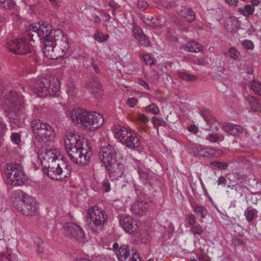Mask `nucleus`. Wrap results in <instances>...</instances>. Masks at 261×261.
Listing matches in <instances>:
<instances>
[{"label":"nucleus","mask_w":261,"mask_h":261,"mask_svg":"<svg viewBox=\"0 0 261 261\" xmlns=\"http://www.w3.org/2000/svg\"><path fill=\"white\" fill-rule=\"evenodd\" d=\"M35 152L40 161L43 173L50 178L62 180L71 174V167L62 160L60 152L56 149L36 148Z\"/></svg>","instance_id":"f257e3e1"},{"label":"nucleus","mask_w":261,"mask_h":261,"mask_svg":"<svg viewBox=\"0 0 261 261\" xmlns=\"http://www.w3.org/2000/svg\"><path fill=\"white\" fill-rule=\"evenodd\" d=\"M23 96L16 91L11 90L3 97L2 105L6 115L9 118L11 126L18 125L20 113L24 104Z\"/></svg>","instance_id":"f03ea898"},{"label":"nucleus","mask_w":261,"mask_h":261,"mask_svg":"<svg viewBox=\"0 0 261 261\" xmlns=\"http://www.w3.org/2000/svg\"><path fill=\"white\" fill-rule=\"evenodd\" d=\"M72 122L83 129L94 131L100 127L104 122L103 116L99 113L88 112L85 110L77 108L71 113Z\"/></svg>","instance_id":"7ed1b4c3"},{"label":"nucleus","mask_w":261,"mask_h":261,"mask_svg":"<svg viewBox=\"0 0 261 261\" xmlns=\"http://www.w3.org/2000/svg\"><path fill=\"white\" fill-rule=\"evenodd\" d=\"M86 217L88 228L94 233L103 230L108 219L106 212L96 205L88 208Z\"/></svg>","instance_id":"20e7f679"},{"label":"nucleus","mask_w":261,"mask_h":261,"mask_svg":"<svg viewBox=\"0 0 261 261\" xmlns=\"http://www.w3.org/2000/svg\"><path fill=\"white\" fill-rule=\"evenodd\" d=\"M35 89L40 97L54 96L60 89V82L54 77L40 79L36 81Z\"/></svg>","instance_id":"39448f33"},{"label":"nucleus","mask_w":261,"mask_h":261,"mask_svg":"<svg viewBox=\"0 0 261 261\" xmlns=\"http://www.w3.org/2000/svg\"><path fill=\"white\" fill-rule=\"evenodd\" d=\"M4 173L7 177L8 182L13 186L21 185L28 179L22 167L18 163L6 164Z\"/></svg>","instance_id":"423d86ee"},{"label":"nucleus","mask_w":261,"mask_h":261,"mask_svg":"<svg viewBox=\"0 0 261 261\" xmlns=\"http://www.w3.org/2000/svg\"><path fill=\"white\" fill-rule=\"evenodd\" d=\"M7 47L13 53L20 55H25L31 51L28 40L23 38L8 41Z\"/></svg>","instance_id":"0eeeda50"},{"label":"nucleus","mask_w":261,"mask_h":261,"mask_svg":"<svg viewBox=\"0 0 261 261\" xmlns=\"http://www.w3.org/2000/svg\"><path fill=\"white\" fill-rule=\"evenodd\" d=\"M116 137L126 147H140L141 145L139 138L125 127L121 128L118 130Z\"/></svg>","instance_id":"6e6552de"},{"label":"nucleus","mask_w":261,"mask_h":261,"mask_svg":"<svg viewBox=\"0 0 261 261\" xmlns=\"http://www.w3.org/2000/svg\"><path fill=\"white\" fill-rule=\"evenodd\" d=\"M66 151L74 162L80 165H86L90 158V154L84 148H65Z\"/></svg>","instance_id":"1a4fd4ad"},{"label":"nucleus","mask_w":261,"mask_h":261,"mask_svg":"<svg viewBox=\"0 0 261 261\" xmlns=\"http://www.w3.org/2000/svg\"><path fill=\"white\" fill-rule=\"evenodd\" d=\"M119 261H141L139 254L133 247L123 245L116 251Z\"/></svg>","instance_id":"9d476101"},{"label":"nucleus","mask_w":261,"mask_h":261,"mask_svg":"<svg viewBox=\"0 0 261 261\" xmlns=\"http://www.w3.org/2000/svg\"><path fill=\"white\" fill-rule=\"evenodd\" d=\"M43 44V53L48 59L56 60L62 57L59 47H57V43L53 39L42 41Z\"/></svg>","instance_id":"9b49d317"},{"label":"nucleus","mask_w":261,"mask_h":261,"mask_svg":"<svg viewBox=\"0 0 261 261\" xmlns=\"http://www.w3.org/2000/svg\"><path fill=\"white\" fill-rule=\"evenodd\" d=\"M56 135L54 129L48 123L34 137V142L40 144L51 141Z\"/></svg>","instance_id":"f8f14e48"},{"label":"nucleus","mask_w":261,"mask_h":261,"mask_svg":"<svg viewBox=\"0 0 261 261\" xmlns=\"http://www.w3.org/2000/svg\"><path fill=\"white\" fill-rule=\"evenodd\" d=\"M65 234L70 238L76 240H80L85 238V233L82 228L73 223H65L64 225Z\"/></svg>","instance_id":"ddd939ff"},{"label":"nucleus","mask_w":261,"mask_h":261,"mask_svg":"<svg viewBox=\"0 0 261 261\" xmlns=\"http://www.w3.org/2000/svg\"><path fill=\"white\" fill-rule=\"evenodd\" d=\"M65 234L70 238L76 240H80L85 238V233L82 228L73 223H65L64 225Z\"/></svg>","instance_id":"4468645a"},{"label":"nucleus","mask_w":261,"mask_h":261,"mask_svg":"<svg viewBox=\"0 0 261 261\" xmlns=\"http://www.w3.org/2000/svg\"><path fill=\"white\" fill-rule=\"evenodd\" d=\"M65 147H89L90 142L84 137L75 134H69L64 139Z\"/></svg>","instance_id":"2eb2a0df"},{"label":"nucleus","mask_w":261,"mask_h":261,"mask_svg":"<svg viewBox=\"0 0 261 261\" xmlns=\"http://www.w3.org/2000/svg\"><path fill=\"white\" fill-rule=\"evenodd\" d=\"M105 168L108 171L112 180H118L122 177L124 167L123 164L119 163L117 160L107 165Z\"/></svg>","instance_id":"dca6fc26"},{"label":"nucleus","mask_w":261,"mask_h":261,"mask_svg":"<svg viewBox=\"0 0 261 261\" xmlns=\"http://www.w3.org/2000/svg\"><path fill=\"white\" fill-rule=\"evenodd\" d=\"M22 207L18 206V210L23 215L26 216H35L38 214V206L36 201L30 197L22 205Z\"/></svg>","instance_id":"f3484780"},{"label":"nucleus","mask_w":261,"mask_h":261,"mask_svg":"<svg viewBox=\"0 0 261 261\" xmlns=\"http://www.w3.org/2000/svg\"><path fill=\"white\" fill-rule=\"evenodd\" d=\"M116 152L114 148H100L99 158L103 163L105 167L116 161Z\"/></svg>","instance_id":"a211bd4d"},{"label":"nucleus","mask_w":261,"mask_h":261,"mask_svg":"<svg viewBox=\"0 0 261 261\" xmlns=\"http://www.w3.org/2000/svg\"><path fill=\"white\" fill-rule=\"evenodd\" d=\"M119 221L122 228L129 233H133L137 231L138 229L136 221L130 216H121Z\"/></svg>","instance_id":"6ab92c4d"},{"label":"nucleus","mask_w":261,"mask_h":261,"mask_svg":"<svg viewBox=\"0 0 261 261\" xmlns=\"http://www.w3.org/2000/svg\"><path fill=\"white\" fill-rule=\"evenodd\" d=\"M38 30L39 34H40V40L45 41L48 39H53L54 38V33L56 30H53L51 26L46 22H42L41 24L38 23L35 24Z\"/></svg>","instance_id":"aec40b11"},{"label":"nucleus","mask_w":261,"mask_h":261,"mask_svg":"<svg viewBox=\"0 0 261 261\" xmlns=\"http://www.w3.org/2000/svg\"><path fill=\"white\" fill-rule=\"evenodd\" d=\"M188 151L193 153L194 156L212 158L219 153V151L213 148H188Z\"/></svg>","instance_id":"412c9836"},{"label":"nucleus","mask_w":261,"mask_h":261,"mask_svg":"<svg viewBox=\"0 0 261 261\" xmlns=\"http://www.w3.org/2000/svg\"><path fill=\"white\" fill-rule=\"evenodd\" d=\"M53 33H54V38L53 40H54L55 43H57V41L59 40H61L59 42L60 47L59 49L63 57L64 53L67 51L69 48L67 38L66 36H65L64 32L61 30H57L55 32Z\"/></svg>","instance_id":"4be33fe9"},{"label":"nucleus","mask_w":261,"mask_h":261,"mask_svg":"<svg viewBox=\"0 0 261 261\" xmlns=\"http://www.w3.org/2000/svg\"><path fill=\"white\" fill-rule=\"evenodd\" d=\"M86 88L90 93L97 98L102 94L101 85L96 77L90 79L86 84Z\"/></svg>","instance_id":"5701e85b"},{"label":"nucleus","mask_w":261,"mask_h":261,"mask_svg":"<svg viewBox=\"0 0 261 261\" xmlns=\"http://www.w3.org/2000/svg\"><path fill=\"white\" fill-rule=\"evenodd\" d=\"M133 34L134 38L141 45L148 46L150 45L149 39L138 26L135 25L133 27Z\"/></svg>","instance_id":"b1692460"},{"label":"nucleus","mask_w":261,"mask_h":261,"mask_svg":"<svg viewBox=\"0 0 261 261\" xmlns=\"http://www.w3.org/2000/svg\"><path fill=\"white\" fill-rule=\"evenodd\" d=\"M148 207L149 204L147 201L140 199L132 205L131 211L136 215H142Z\"/></svg>","instance_id":"393cba45"},{"label":"nucleus","mask_w":261,"mask_h":261,"mask_svg":"<svg viewBox=\"0 0 261 261\" xmlns=\"http://www.w3.org/2000/svg\"><path fill=\"white\" fill-rule=\"evenodd\" d=\"M177 14L181 15L187 21L193 22L195 19V12L190 8H184L177 12Z\"/></svg>","instance_id":"a878e982"},{"label":"nucleus","mask_w":261,"mask_h":261,"mask_svg":"<svg viewBox=\"0 0 261 261\" xmlns=\"http://www.w3.org/2000/svg\"><path fill=\"white\" fill-rule=\"evenodd\" d=\"M243 127L241 125L230 123L225 127V130L233 136L239 135L243 132Z\"/></svg>","instance_id":"bb28decb"},{"label":"nucleus","mask_w":261,"mask_h":261,"mask_svg":"<svg viewBox=\"0 0 261 261\" xmlns=\"http://www.w3.org/2000/svg\"><path fill=\"white\" fill-rule=\"evenodd\" d=\"M30 197L28 196L27 194L23 191L20 190H16L13 192L12 195V199L15 201H20L22 203V205L29 199Z\"/></svg>","instance_id":"cd10ccee"},{"label":"nucleus","mask_w":261,"mask_h":261,"mask_svg":"<svg viewBox=\"0 0 261 261\" xmlns=\"http://www.w3.org/2000/svg\"><path fill=\"white\" fill-rule=\"evenodd\" d=\"M246 99L248 101L250 106L251 109L253 112H261V104L254 97L248 95L246 97Z\"/></svg>","instance_id":"c85d7f7f"},{"label":"nucleus","mask_w":261,"mask_h":261,"mask_svg":"<svg viewBox=\"0 0 261 261\" xmlns=\"http://www.w3.org/2000/svg\"><path fill=\"white\" fill-rule=\"evenodd\" d=\"M47 124V123L43 122L40 119L33 120L31 123V128L34 135V137H35V135H37L38 132L41 130Z\"/></svg>","instance_id":"c756f323"},{"label":"nucleus","mask_w":261,"mask_h":261,"mask_svg":"<svg viewBox=\"0 0 261 261\" xmlns=\"http://www.w3.org/2000/svg\"><path fill=\"white\" fill-rule=\"evenodd\" d=\"M238 21L231 17L229 18L225 23V29L230 33L236 32L238 28Z\"/></svg>","instance_id":"7c9ffc66"},{"label":"nucleus","mask_w":261,"mask_h":261,"mask_svg":"<svg viewBox=\"0 0 261 261\" xmlns=\"http://www.w3.org/2000/svg\"><path fill=\"white\" fill-rule=\"evenodd\" d=\"M203 46L198 42L191 41L187 43L185 49L189 51L197 53L202 50Z\"/></svg>","instance_id":"2f4dec72"},{"label":"nucleus","mask_w":261,"mask_h":261,"mask_svg":"<svg viewBox=\"0 0 261 261\" xmlns=\"http://www.w3.org/2000/svg\"><path fill=\"white\" fill-rule=\"evenodd\" d=\"M27 34L29 36L30 39L32 41H35V40L40 39V34H39L38 30L35 24H32L29 27L27 30Z\"/></svg>","instance_id":"473e14b6"},{"label":"nucleus","mask_w":261,"mask_h":261,"mask_svg":"<svg viewBox=\"0 0 261 261\" xmlns=\"http://www.w3.org/2000/svg\"><path fill=\"white\" fill-rule=\"evenodd\" d=\"M254 11V7L251 6L250 5H246L244 7V8H240L238 9V12L240 13V14L245 16L246 17H248L252 15L253 14Z\"/></svg>","instance_id":"72a5a7b5"},{"label":"nucleus","mask_w":261,"mask_h":261,"mask_svg":"<svg viewBox=\"0 0 261 261\" xmlns=\"http://www.w3.org/2000/svg\"><path fill=\"white\" fill-rule=\"evenodd\" d=\"M257 211L255 208H248L245 210L244 215L247 221L250 223L257 217Z\"/></svg>","instance_id":"f704fd0d"},{"label":"nucleus","mask_w":261,"mask_h":261,"mask_svg":"<svg viewBox=\"0 0 261 261\" xmlns=\"http://www.w3.org/2000/svg\"><path fill=\"white\" fill-rule=\"evenodd\" d=\"M143 22L147 25L154 28L159 29L160 28L164 23V21L162 22V24H159L157 22L153 21V17H146V16H143L142 18Z\"/></svg>","instance_id":"c9c22d12"},{"label":"nucleus","mask_w":261,"mask_h":261,"mask_svg":"<svg viewBox=\"0 0 261 261\" xmlns=\"http://www.w3.org/2000/svg\"><path fill=\"white\" fill-rule=\"evenodd\" d=\"M138 240L142 243L148 244L152 239L151 235L148 231H143L140 233Z\"/></svg>","instance_id":"e433bc0d"},{"label":"nucleus","mask_w":261,"mask_h":261,"mask_svg":"<svg viewBox=\"0 0 261 261\" xmlns=\"http://www.w3.org/2000/svg\"><path fill=\"white\" fill-rule=\"evenodd\" d=\"M178 75L180 78L187 81H195L197 79L195 75L186 72H180L178 73Z\"/></svg>","instance_id":"4c0bfd02"},{"label":"nucleus","mask_w":261,"mask_h":261,"mask_svg":"<svg viewBox=\"0 0 261 261\" xmlns=\"http://www.w3.org/2000/svg\"><path fill=\"white\" fill-rule=\"evenodd\" d=\"M194 212L195 213L198 214L201 218H204L207 213L206 208L202 205L195 206Z\"/></svg>","instance_id":"58836bf2"},{"label":"nucleus","mask_w":261,"mask_h":261,"mask_svg":"<svg viewBox=\"0 0 261 261\" xmlns=\"http://www.w3.org/2000/svg\"><path fill=\"white\" fill-rule=\"evenodd\" d=\"M190 230L193 235H201L204 232L203 227L199 224L193 225Z\"/></svg>","instance_id":"ea45409f"},{"label":"nucleus","mask_w":261,"mask_h":261,"mask_svg":"<svg viewBox=\"0 0 261 261\" xmlns=\"http://www.w3.org/2000/svg\"><path fill=\"white\" fill-rule=\"evenodd\" d=\"M34 242L38 253H42L44 251L43 242L40 238H35Z\"/></svg>","instance_id":"a19ab883"},{"label":"nucleus","mask_w":261,"mask_h":261,"mask_svg":"<svg viewBox=\"0 0 261 261\" xmlns=\"http://www.w3.org/2000/svg\"><path fill=\"white\" fill-rule=\"evenodd\" d=\"M109 37V36L108 35H105L99 31H97L94 35V38L99 42H102L107 40Z\"/></svg>","instance_id":"79ce46f5"},{"label":"nucleus","mask_w":261,"mask_h":261,"mask_svg":"<svg viewBox=\"0 0 261 261\" xmlns=\"http://www.w3.org/2000/svg\"><path fill=\"white\" fill-rule=\"evenodd\" d=\"M13 0H0V6L5 9H12L14 6Z\"/></svg>","instance_id":"37998d69"},{"label":"nucleus","mask_w":261,"mask_h":261,"mask_svg":"<svg viewBox=\"0 0 261 261\" xmlns=\"http://www.w3.org/2000/svg\"><path fill=\"white\" fill-rule=\"evenodd\" d=\"M210 165L214 167H217L220 170L226 169L228 167V164L227 163H221L217 161L211 162Z\"/></svg>","instance_id":"c03bdc74"},{"label":"nucleus","mask_w":261,"mask_h":261,"mask_svg":"<svg viewBox=\"0 0 261 261\" xmlns=\"http://www.w3.org/2000/svg\"><path fill=\"white\" fill-rule=\"evenodd\" d=\"M251 88L255 93L261 96V82L253 81L251 85Z\"/></svg>","instance_id":"a18cd8bd"},{"label":"nucleus","mask_w":261,"mask_h":261,"mask_svg":"<svg viewBox=\"0 0 261 261\" xmlns=\"http://www.w3.org/2000/svg\"><path fill=\"white\" fill-rule=\"evenodd\" d=\"M77 92V89L74 84L70 83L67 86V92L69 96H73Z\"/></svg>","instance_id":"49530a36"},{"label":"nucleus","mask_w":261,"mask_h":261,"mask_svg":"<svg viewBox=\"0 0 261 261\" xmlns=\"http://www.w3.org/2000/svg\"><path fill=\"white\" fill-rule=\"evenodd\" d=\"M146 109L148 111L152 112L155 115L158 114L160 112L159 107L154 103H151L149 106H148L146 108Z\"/></svg>","instance_id":"de8ad7c7"},{"label":"nucleus","mask_w":261,"mask_h":261,"mask_svg":"<svg viewBox=\"0 0 261 261\" xmlns=\"http://www.w3.org/2000/svg\"><path fill=\"white\" fill-rule=\"evenodd\" d=\"M153 124L155 127H158L159 126H165L166 125V122L163 119L154 117Z\"/></svg>","instance_id":"09e8293b"},{"label":"nucleus","mask_w":261,"mask_h":261,"mask_svg":"<svg viewBox=\"0 0 261 261\" xmlns=\"http://www.w3.org/2000/svg\"><path fill=\"white\" fill-rule=\"evenodd\" d=\"M11 138L12 141L16 145H18L20 142V136L17 133H13L11 134Z\"/></svg>","instance_id":"8fccbe9b"},{"label":"nucleus","mask_w":261,"mask_h":261,"mask_svg":"<svg viewBox=\"0 0 261 261\" xmlns=\"http://www.w3.org/2000/svg\"><path fill=\"white\" fill-rule=\"evenodd\" d=\"M137 172L139 175L140 179H141L143 181L145 182L148 177V173L141 170L139 168H138L137 169Z\"/></svg>","instance_id":"3c124183"},{"label":"nucleus","mask_w":261,"mask_h":261,"mask_svg":"<svg viewBox=\"0 0 261 261\" xmlns=\"http://www.w3.org/2000/svg\"><path fill=\"white\" fill-rule=\"evenodd\" d=\"M242 45L244 48L248 50H251L254 48V44L253 42L249 40H244L242 42Z\"/></svg>","instance_id":"603ef678"},{"label":"nucleus","mask_w":261,"mask_h":261,"mask_svg":"<svg viewBox=\"0 0 261 261\" xmlns=\"http://www.w3.org/2000/svg\"><path fill=\"white\" fill-rule=\"evenodd\" d=\"M243 244H244V243L241 237H236L232 240V245L234 247Z\"/></svg>","instance_id":"864d4df0"},{"label":"nucleus","mask_w":261,"mask_h":261,"mask_svg":"<svg viewBox=\"0 0 261 261\" xmlns=\"http://www.w3.org/2000/svg\"><path fill=\"white\" fill-rule=\"evenodd\" d=\"M101 187L105 192H108L111 190V186L108 180H105L101 183Z\"/></svg>","instance_id":"5fc2aeb1"},{"label":"nucleus","mask_w":261,"mask_h":261,"mask_svg":"<svg viewBox=\"0 0 261 261\" xmlns=\"http://www.w3.org/2000/svg\"><path fill=\"white\" fill-rule=\"evenodd\" d=\"M148 6V4L146 1H139L138 2V8L140 11H144Z\"/></svg>","instance_id":"6e6d98bb"},{"label":"nucleus","mask_w":261,"mask_h":261,"mask_svg":"<svg viewBox=\"0 0 261 261\" xmlns=\"http://www.w3.org/2000/svg\"><path fill=\"white\" fill-rule=\"evenodd\" d=\"M237 51L236 49H235L233 47H230L229 50L228 54L230 58L233 59L234 60H236L238 58V55L237 54Z\"/></svg>","instance_id":"4d7b16f0"},{"label":"nucleus","mask_w":261,"mask_h":261,"mask_svg":"<svg viewBox=\"0 0 261 261\" xmlns=\"http://www.w3.org/2000/svg\"><path fill=\"white\" fill-rule=\"evenodd\" d=\"M143 58L146 65H151L154 64L153 59L149 55L145 54L143 56Z\"/></svg>","instance_id":"13d9d810"},{"label":"nucleus","mask_w":261,"mask_h":261,"mask_svg":"<svg viewBox=\"0 0 261 261\" xmlns=\"http://www.w3.org/2000/svg\"><path fill=\"white\" fill-rule=\"evenodd\" d=\"M189 253V251H188L186 249H179L178 250L176 251L177 256L179 257H186V254Z\"/></svg>","instance_id":"bf43d9fd"},{"label":"nucleus","mask_w":261,"mask_h":261,"mask_svg":"<svg viewBox=\"0 0 261 261\" xmlns=\"http://www.w3.org/2000/svg\"><path fill=\"white\" fill-rule=\"evenodd\" d=\"M138 102V99L132 97L129 98L126 102L127 105H128L130 107H134Z\"/></svg>","instance_id":"052dcab7"},{"label":"nucleus","mask_w":261,"mask_h":261,"mask_svg":"<svg viewBox=\"0 0 261 261\" xmlns=\"http://www.w3.org/2000/svg\"><path fill=\"white\" fill-rule=\"evenodd\" d=\"M206 139L210 142L215 143L219 140V137L217 135L210 134L206 137Z\"/></svg>","instance_id":"680f3d73"},{"label":"nucleus","mask_w":261,"mask_h":261,"mask_svg":"<svg viewBox=\"0 0 261 261\" xmlns=\"http://www.w3.org/2000/svg\"><path fill=\"white\" fill-rule=\"evenodd\" d=\"M109 5L112 8V14L114 16L115 10L118 8L119 6L113 0L110 1Z\"/></svg>","instance_id":"e2e57ef3"},{"label":"nucleus","mask_w":261,"mask_h":261,"mask_svg":"<svg viewBox=\"0 0 261 261\" xmlns=\"http://www.w3.org/2000/svg\"><path fill=\"white\" fill-rule=\"evenodd\" d=\"M194 63L198 65L204 66L207 64V61L204 58H197L194 60Z\"/></svg>","instance_id":"0e129e2a"},{"label":"nucleus","mask_w":261,"mask_h":261,"mask_svg":"<svg viewBox=\"0 0 261 261\" xmlns=\"http://www.w3.org/2000/svg\"><path fill=\"white\" fill-rule=\"evenodd\" d=\"M163 6L166 9H170L176 7L177 4L175 1H171L167 3H163Z\"/></svg>","instance_id":"69168bd1"},{"label":"nucleus","mask_w":261,"mask_h":261,"mask_svg":"<svg viewBox=\"0 0 261 261\" xmlns=\"http://www.w3.org/2000/svg\"><path fill=\"white\" fill-rule=\"evenodd\" d=\"M246 190H247L246 187L239 184L235 191L238 193L241 196H242Z\"/></svg>","instance_id":"338daca9"},{"label":"nucleus","mask_w":261,"mask_h":261,"mask_svg":"<svg viewBox=\"0 0 261 261\" xmlns=\"http://www.w3.org/2000/svg\"><path fill=\"white\" fill-rule=\"evenodd\" d=\"M188 223L189 225L193 226L195 225L196 223V219L193 214H190L187 218Z\"/></svg>","instance_id":"774afa93"}]
</instances>
